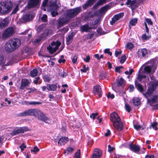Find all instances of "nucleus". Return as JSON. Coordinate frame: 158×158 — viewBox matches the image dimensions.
Instances as JSON below:
<instances>
[{
    "label": "nucleus",
    "instance_id": "obj_1",
    "mask_svg": "<svg viewBox=\"0 0 158 158\" xmlns=\"http://www.w3.org/2000/svg\"><path fill=\"white\" fill-rule=\"evenodd\" d=\"M13 6L12 2L9 1L1 2L0 3V13L6 14L9 13Z\"/></svg>",
    "mask_w": 158,
    "mask_h": 158
},
{
    "label": "nucleus",
    "instance_id": "obj_2",
    "mask_svg": "<svg viewBox=\"0 0 158 158\" xmlns=\"http://www.w3.org/2000/svg\"><path fill=\"white\" fill-rule=\"evenodd\" d=\"M33 116H34L39 120L47 123H50V119L45 116L41 111L38 109H34Z\"/></svg>",
    "mask_w": 158,
    "mask_h": 158
},
{
    "label": "nucleus",
    "instance_id": "obj_3",
    "mask_svg": "<svg viewBox=\"0 0 158 158\" xmlns=\"http://www.w3.org/2000/svg\"><path fill=\"white\" fill-rule=\"evenodd\" d=\"M81 11V9L80 7L68 9L66 11V16L69 20L77 16Z\"/></svg>",
    "mask_w": 158,
    "mask_h": 158
},
{
    "label": "nucleus",
    "instance_id": "obj_4",
    "mask_svg": "<svg viewBox=\"0 0 158 158\" xmlns=\"http://www.w3.org/2000/svg\"><path fill=\"white\" fill-rule=\"evenodd\" d=\"M15 29L14 27H10L6 28L4 32L2 37L6 39L12 36L15 32Z\"/></svg>",
    "mask_w": 158,
    "mask_h": 158
},
{
    "label": "nucleus",
    "instance_id": "obj_5",
    "mask_svg": "<svg viewBox=\"0 0 158 158\" xmlns=\"http://www.w3.org/2000/svg\"><path fill=\"white\" fill-rule=\"evenodd\" d=\"M60 44L61 43L59 42H53L51 43V45H49L47 48L49 52L52 54L56 51Z\"/></svg>",
    "mask_w": 158,
    "mask_h": 158
},
{
    "label": "nucleus",
    "instance_id": "obj_6",
    "mask_svg": "<svg viewBox=\"0 0 158 158\" xmlns=\"http://www.w3.org/2000/svg\"><path fill=\"white\" fill-rule=\"evenodd\" d=\"M52 33L51 30L47 29L45 30L44 32L41 34L40 36L37 39H35L34 41V43L35 44L38 43L42 39H45L49 35H51Z\"/></svg>",
    "mask_w": 158,
    "mask_h": 158
},
{
    "label": "nucleus",
    "instance_id": "obj_7",
    "mask_svg": "<svg viewBox=\"0 0 158 158\" xmlns=\"http://www.w3.org/2000/svg\"><path fill=\"white\" fill-rule=\"evenodd\" d=\"M69 21V19L66 16L65 17L60 16L57 20V28H59L65 24H67Z\"/></svg>",
    "mask_w": 158,
    "mask_h": 158
},
{
    "label": "nucleus",
    "instance_id": "obj_8",
    "mask_svg": "<svg viewBox=\"0 0 158 158\" xmlns=\"http://www.w3.org/2000/svg\"><path fill=\"white\" fill-rule=\"evenodd\" d=\"M10 40L11 42V44L12 45L15 50L18 48L20 46L21 42L20 40L19 39L14 38Z\"/></svg>",
    "mask_w": 158,
    "mask_h": 158
},
{
    "label": "nucleus",
    "instance_id": "obj_9",
    "mask_svg": "<svg viewBox=\"0 0 158 158\" xmlns=\"http://www.w3.org/2000/svg\"><path fill=\"white\" fill-rule=\"evenodd\" d=\"M102 155V151L98 148H96L94 151L93 153L91 156V158H101Z\"/></svg>",
    "mask_w": 158,
    "mask_h": 158
},
{
    "label": "nucleus",
    "instance_id": "obj_10",
    "mask_svg": "<svg viewBox=\"0 0 158 158\" xmlns=\"http://www.w3.org/2000/svg\"><path fill=\"white\" fill-rule=\"evenodd\" d=\"M110 120L113 123L120 121V118L117 114L115 112L111 113L110 115Z\"/></svg>",
    "mask_w": 158,
    "mask_h": 158
},
{
    "label": "nucleus",
    "instance_id": "obj_11",
    "mask_svg": "<svg viewBox=\"0 0 158 158\" xmlns=\"http://www.w3.org/2000/svg\"><path fill=\"white\" fill-rule=\"evenodd\" d=\"M34 109H27L19 114L20 116H33Z\"/></svg>",
    "mask_w": 158,
    "mask_h": 158
},
{
    "label": "nucleus",
    "instance_id": "obj_12",
    "mask_svg": "<svg viewBox=\"0 0 158 158\" xmlns=\"http://www.w3.org/2000/svg\"><path fill=\"white\" fill-rule=\"evenodd\" d=\"M124 15L123 13H121L119 14L115 15L112 19V20L110 22V24L111 25H113L115 24L117 21L120 18L122 17Z\"/></svg>",
    "mask_w": 158,
    "mask_h": 158
},
{
    "label": "nucleus",
    "instance_id": "obj_13",
    "mask_svg": "<svg viewBox=\"0 0 158 158\" xmlns=\"http://www.w3.org/2000/svg\"><path fill=\"white\" fill-rule=\"evenodd\" d=\"M5 48L6 51L8 52H10L15 50L12 45L11 44V42L10 40L6 43Z\"/></svg>",
    "mask_w": 158,
    "mask_h": 158
},
{
    "label": "nucleus",
    "instance_id": "obj_14",
    "mask_svg": "<svg viewBox=\"0 0 158 158\" xmlns=\"http://www.w3.org/2000/svg\"><path fill=\"white\" fill-rule=\"evenodd\" d=\"M93 93L95 94H98L100 97L102 95L101 86L99 85H96L94 87Z\"/></svg>",
    "mask_w": 158,
    "mask_h": 158
},
{
    "label": "nucleus",
    "instance_id": "obj_15",
    "mask_svg": "<svg viewBox=\"0 0 158 158\" xmlns=\"http://www.w3.org/2000/svg\"><path fill=\"white\" fill-rule=\"evenodd\" d=\"M40 2V0H30L28 3V8H30L37 6Z\"/></svg>",
    "mask_w": 158,
    "mask_h": 158
},
{
    "label": "nucleus",
    "instance_id": "obj_16",
    "mask_svg": "<svg viewBox=\"0 0 158 158\" xmlns=\"http://www.w3.org/2000/svg\"><path fill=\"white\" fill-rule=\"evenodd\" d=\"M113 125L115 128L118 131H121L123 129V124L121 121L113 123Z\"/></svg>",
    "mask_w": 158,
    "mask_h": 158
},
{
    "label": "nucleus",
    "instance_id": "obj_17",
    "mask_svg": "<svg viewBox=\"0 0 158 158\" xmlns=\"http://www.w3.org/2000/svg\"><path fill=\"white\" fill-rule=\"evenodd\" d=\"M25 129H23L22 127H20L17 129L14 130L10 134L12 136L16 135L19 133H23L24 131H26Z\"/></svg>",
    "mask_w": 158,
    "mask_h": 158
},
{
    "label": "nucleus",
    "instance_id": "obj_18",
    "mask_svg": "<svg viewBox=\"0 0 158 158\" xmlns=\"http://www.w3.org/2000/svg\"><path fill=\"white\" fill-rule=\"evenodd\" d=\"M60 3L59 0H52L51 6L52 7L53 9L56 10L59 8Z\"/></svg>",
    "mask_w": 158,
    "mask_h": 158
},
{
    "label": "nucleus",
    "instance_id": "obj_19",
    "mask_svg": "<svg viewBox=\"0 0 158 158\" xmlns=\"http://www.w3.org/2000/svg\"><path fill=\"white\" fill-rule=\"evenodd\" d=\"M147 53V51L146 48L139 49L137 54L138 56L140 57H144Z\"/></svg>",
    "mask_w": 158,
    "mask_h": 158
},
{
    "label": "nucleus",
    "instance_id": "obj_20",
    "mask_svg": "<svg viewBox=\"0 0 158 158\" xmlns=\"http://www.w3.org/2000/svg\"><path fill=\"white\" fill-rule=\"evenodd\" d=\"M30 84L29 80L27 79H23L21 82V85L20 89H24L25 87L28 86Z\"/></svg>",
    "mask_w": 158,
    "mask_h": 158
},
{
    "label": "nucleus",
    "instance_id": "obj_21",
    "mask_svg": "<svg viewBox=\"0 0 158 158\" xmlns=\"http://www.w3.org/2000/svg\"><path fill=\"white\" fill-rule=\"evenodd\" d=\"M31 19L30 15L28 13L26 14L25 15L23 16L21 19V22L22 23H24L25 22L29 21Z\"/></svg>",
    "mask_w": 158,
    "mask_h": 158
},
{
    "label": "nucleus",
    "instance_id": "obj_22",
    "mask_svg": "<svg viewBox=\"0 0 158 158\" xmlns=\"http://www.w3.org/2000/svg\"><path fill=\"white\" fill-rule=\"evenodd\" d=\"M130 148L131 150L135 153H138L140 150L139 147L138 145H130Z\"/></svg>",
    "mask_w": 158,
    "mask_h": 158
},
{
    "label": "nucleus",
    "instance_id": "obj_23",
    "mask_svg": "<svg viewBox=\"0 0 158 158\" xmlns=\"http://www.w3.org/2000/svg\"><path fill=\"white\" fill-rule=\"evenodd\" d=\"M110 9V6L108 5L101 8L99 10V13L100 15L104 14L105 13Z\"/></svg>",
    "mask_w": 158,
    "mask_h": 158
},
{
    "label": "nucleus",
    "instance_id": "obj_24",
    "mask_svg": "<svg viewBox=\"0 0 158 158\" xmlns=\"http://www.w3.org/2000/svg\"><path fill=\"white\" fill-rule=\"evenodd\" d=\"M97 0H88L83 5L84 9H86L88 7L93 5Z\"/></svg>",
    "mask_w": 158,
    "mask_h": 158
},
{
    "label": "nucleus",
    "instance_id": "obj_25",
    "mask_svg": "<svg viewBox=\"0 0 158 158\" xmlns=\"http://www.w3.org/2000/svg\"><path fill=\"white\" fill-rule=\"evenodd\" d=\"M9 19L7 18H6L3 19L1 22H0V27L2 28L5 27L8 24Z\"/></svg>",
    "mask_w": 158,
    "mask_h": 158
},
{
    "label": "nucleus",
    "instance_id": "obj_26",
    "mask_svg": "<svg viewBox=\"0 0 158 158\" xmlns=\"http://www.w3.org/2000/svg\"><path fill=\"white\" fill-rule=\"evenodd\" d=\"M69 141V139L67 137H62L59 140L58 144L60 146L64 145L67 142Z\"/></svg>",
    "mask_w": 158,
    "mask_h": 158
},
{
    "label": "nucleus",
    "instance_id": "obj_27",
    "mask_svg": "<svg viewBox=\"0 0 158 158\" xmlns=\"http://www.w3.org/2000/svg\"><path fill=\"white\" fill-rule=\"evenodd\" d=\"M135 1H131V0H127L126 2V5H129V7H131L132 9H134L135 7Z\"/></svg>",
    "mask_w": 158,
    "mask_h": 158
},
{
    "label": "nucleus",
    "instance_id": "obj_28",
    "mask_svg": "<svg viewBox=\"0 0 158 158\" xmlns=\"http://www.w3.org/2000/svg\"><path fill=\"white\" fill-rule=\"evenodd\" d=\"M80 29L82 32H88L92 29V28L89 27L88 25L85 24L81 26L80 27Z\"/></svg>",
    "mask_w": 158,
    "mask_h": 158
},
{
    "label": "nucleus",
    "instance_id": "obj_29",
    "mask_svg": "<svg viewBox=\"0 0 158 158\" xmlns=\"http://www.w3.org/2000/svg\"><path fill=\"white\" fill-rule=\"evenodd\" d=\"M153 67L152 65L145 66L144 68V73L146 74L149 73L152 71Z\"/></svg>",
    "mask_w": 158,
    "mask_h": 158
},
{
    "label": "nucleus",
    "instance_id": "obj_30",
    "mask_svg": "<svg viewBox=\"0 0 158 158\" xmlns=\"http://www.w3.org/2000/svg\"><path fill=\"white\" fill-rule=\"evenodd\" d=\"M132 103L135 106H138L140 104V100L138 98L134 97L132 100Z\"/></svg>",
    "mask_w": 158,
    "mask_h": 158
},
{
    "label": "nucleus",
    "instance_id": "obj_31",
    "mask_svg": "<svg viewBox=\"0 0 158 158\" xmlns=\"http://www.w3.org/2000/svg\"><path fill=\"white\" fill-rule=\"evenodd\" d=\"M47 89L48 90L55 91L57 88V85L55 84H49L48 85Z\"/></svg>",
    "mask_w": 158,
    "mask_h": 158
},
{
    "label": "nucleus",
    "instance_id": "obj_32",
    "mask_svg": "<svg viewBox=\"0 0 158 158\" xmlns=\"http://www.w3.org/2000/svg\"><path fill=\"white\" fill-rule=\"evenodd\" d=\"M74 148L73 147H68L66 148L64 152L65 155H67L69 153H72L74 150Z\"/></svg>",
    "mask_w": 158,
    "mask_h": 158
},
{
    "label": "nucleus",
    "instance_id": "obj_33",
    "mask_svg": "<svg viewBox=\"0 0 158 158\" xmlns=\"http://www.w3.org/2000/svg\"><path fill=\"white\" fill-rule=\"evenodd\" d=\"M125 81L122 78H121L120 79L117 81V85L118 86H121L124 84Z\"/></svg>",
    "mask_w": 158,
    "mask_h": 158
},
{
    "label": "nucleus",
    "instance_id": "obj_34",
    "mask_svg": "<svg viewBox=\"0 0 158 158\" xmlns=\"http://www.w3.org/2000/svg\"><path fill=\"white\" fill-rule=\"evenodd\" d=\"M134 128L137 130H138L140 129L142 130H143L145 129L146 128L145 126L144 125L141 127L137 124H134Z\"/></svg>",
    "mask_w": 158,
    "mask_h": 158
},
{
    "label": "nucleus",
    "instance_id": "obj_35",
    "mask_svg": "<svg viewBox=\"0 0 158 158\" xmlns=\"http://www.w3.org/2000/svg\"><path fill=\"white\" fill-rule=\"evenodd\" d=\"M146 76L145 75H142L139 73L137 77V79L140 81H142L144 80L146 78Z\"/></svg>",
    "mask_w": 158,
    "mask_h": 158
},
{
    "label": "nucleus",
    "instance_id": "obj_36",
    "mask_svg": "<svg viewBox=\"0 0 158 158\" xmlns=\"http://www.w3.org/2000/svg\"><path fill=\"white\" fill-rule=\"evenodd\" d=\"M45 27V25L42 24L38 27L37 29V31L38 33H40L44 29Z\"/></svg>",
    "mask_w": 158,
    "mask_h": 158
},
{
    "label": "nucleus",
    "instance_id": "obj_37",
    "mask_svg": "<svg viewBox=\"0 0 158 158\" xmlns=\"http://www.w3.org/2000/svg\"><path fill=\"white\" fill-rule=\"evenodd\" d=\"M138 19H132L129 22V26H134L137 22Z\"/></svg>",
    "mask_w": 158,
    "mask_h": 158
},
{
    "label": "nucleus",
    "instance_id": "obj_38",
    "mask_svg": "<svg viewBox=\"0 0 158 158\" xmlns=\"http://www.w3.org/2000/svg\"><path fill=\"white\" fill-rule=\"evenodd\" d=\"M38 73V71L36 69H34L30 72V75L32 77L36 76Z\"/></svg>",
    "mask_w": 158,
    "mask_h": 158
},
{
    "label": "nucleus",
    "instance_id": "obj_39",
    "mask_svg": "<svg viewBox=\"0 0 158 158\" xmlns=\"http://www.w3.org/2000/svg\"><path fill=\"white\" fill-rule=\"evenodd\" d=\"M135 86L137 89L140 92H142L143 91V88L142 85L138 83L136 81L135 82Z\"/></svg>",
    "mask_w": 158,
    "mask_h": 158
},
{
    "label": "nucleus",
    "instance_id": "obj_40",
    "mask_svg": "<svg viewBox=\"0 0 158 158\" xmlns=\"http://www.w3.org/2000/svg\"><path fill=\"white\" fill-rule=\"evenodd\" d=\"M48 1V0H44L41 6V9L45 11L46 10L45 7L47 6Z\"/></svg>",
    "mask_w": 158,
    "mask_h": 158
},
{
    "label": "nucleus",
    "instance_id": "obj_41",
    "mask_svg": "<svg viewBox=\"0 0 158 158\" xmlns=\"http://www.w3.org/2000/svg\"><path fill=\"white\" fill-rule=\"evenodd\" d=\"M73 158H81V152L80 149H78L75 153Z\"/></svg>",
    "mask_w": 158,
    "mask_h": 158
},
{
    "label": "nucleus",
    "instance_id": "obj_42",
    "mask_svg": "<svg viewBox=\"0 0 158 158\" xmlns=\"http://www.w3.org/2000/svg\"><path fill=\"white\" fill-rule=\"evenodd\" d=\"M152 89H148L146 94H143L147 98H148V97L147 95L149 96H151L152 94Z\"/></svg>",
    "mask_w": 158,
    "mask_h": 158
},
{
    "label": "nucleus",
    "instance_id": "obj_43",
    "mask_svg": "<svg viewBox=\"0 0 158 158\" xmlns=\"http://www.w3.org/2000/svg\"><path fill=\"white\" fill-rule=\"evenodd\" d=\"M126 47L128 49L131 50L134 47V45L132 43H129L127 44L126 45Z\"/></svg>",
    "mask_w": 158,
    "mask_h": 158
},
{
    "label": "nucleus",
    "instance_id": "obj_44",
    "mask_svg": "<svg viewBox=\"0 0 158 158\" xmlns=\"http://www.w3.org/2000/svg\"><path fill=\"white\" fill-rule=\"evenodd\" d=\"M151 37V36L147 35L145 33L142 35V39L143 40H147Z\"/></svg>",
    "mask_w": 158,
    "mask_h": 158
},
{
    "label": "nucleus",
    "instance_id": "obj_45",
    "mask_svg": "<svg viewBox=\"0 0 158 158\" xmlns=\"http://www.w3.org/2000/svg\"><path fill=\"white\" fill-rule=\"evenodd\" d=\"M27 104H28L30 105H36L41 104V103L40 102H27Z\"/></svg>",
    "mask_w": 158,
    "mask_h": 158
},
{
    "label": "nucleus",
    "instance_id": "obj_46",
    "mask_svg": "<svg viewBox=\"0 0 158 158\" xmlns=\"http://www.w3.org/2000/svg\"><path fill=\"white\" fill-rule=\"evenodd\" d=\"M107 0H99L96 4L97 6H101L105 3Z\"/></svg>",
    "mask_w": 158,
    "mask_h": 158
},
{
    "label": "nucleus",
    "instance_id": "obj_47",
    "mask_svg": "<svg viewBox=\"0 0 158 158\" xmlns=\"http://www.w3.org/2000/svg\"><path fill=\"white\" fill-rule=\"evenodd\" d=\"M73 35L72 34H71L68 35V37L66 38L67 44V45L70 44L69 42L73 39Z\"/></svg>",
    "mask_w": 158,
    "mask_h": 158
},
{
    "label": "nucleus",
    "instance_id": "obj_48",
    "mask_svg": "<svg viewBox=\"0 0 158 158\" xmlns=\"http://www.w3.org/2000/svg\"><path fill=\"white\" fill-rule=\"evenodd\" d=\"M73 64L76 63L77 62V57L76 55H74L71 58Z\"/></svg>",
    "mask_w": 158,
    "mask_h": 158
},
{
    "label": "nucleus",
    "instance_id": "obj_49",
    "mask_svg": "<svg viewBox=\"0 0 158 158\" xmlns=\"http://www.w3.org/2000/svg\"><path fill=\"white\" fill-rule=\"evenodd\" d=\"M39 148L36 146H35L33 149H31V152H34L35 153H36L37 152L39 151Z\"/></svg>",
    "mask_w": 158,
    "mask_h": 158
},
{
    "label": "nucleus",
    "instance_id": "obj_50",
    "mask_svg": "<svg viewBox=\"0 0 158 158\" xmlns=\"http://www.w3.org/2000/svg\"><path fill=\"white\" fill-rule=\"evenodd\" d=\"M2 64L3 66L4 65H8V64H5V60H4L3 58L2 57H0V65Z\"/></svg>",
    "mask_w": 158,
    "mask_h": 158
},
{
    "label": "nucleus",
    "instance_id": "obj_51",
    "mask_svg": "<svg viewBox=\"0 0 158 158\" xmlns=\"http://www.w3.org/2000/svg\"><path fill=\"white\" fill-rule=\"evenodd\" d=\"M41 20L44 22L47 21V16L46 15H44L41 18Z\"/></svg>",
    "mask_w": 158,
    "mask_h": 158
},
{
    "label": "nucleus",
    "instance_id": "obj_52",
    "mask_svg": "<svg viewBox=\"0 0 158 158\" xmlns=\"http://www.w3.org/2000/svg\"><path fill=\"white\" fill-rule=\"evenodd\" d=\"M125 106L126 110L128 112H130L131 110L130 106L128 104H126Z\"/></svg>",
    "mask_w": 158,
    "mask_h": 158
},
{
    "label": "nucleus",
    "instance_id": "obj_53",
    "mask_svg": "<svg viewBox=\"0 0 158 158\" xmlns=\"http://www.w3.org/2000/svg\"><path fill=\"white\" fill-rule=\"evenodd\" d=\"M98 114L97 113H93L90 115V117L91 118H92L93 120H94L95 118L96 117L98 116Z\"/></svg>",
    "mask_w": 158,
    "mask_h": 158
},
{
    "label": "nucleus",
    "instance_id": "obj_54",
    "mask_svg": "<svg viewBox=\"0 0 158 158\" xmlns=\"http://www.w3.org/2000/svg\"><path fill=\"white\" fill-rule=\"evenodd\" d=\"M99 21L100 20L99 19H97L94 21H92V22H90V25H92L94 23V25H96L99 22Z\"/></svg>",
    "mask_w": 158,
    "mask_h": 158
},
{
    "label": "nucleus",
    "instance_id": "obj_55",
    "mask_svg": "<svg viewBox=\"0 0 158 158\" xmlns=\"http://www.w3.org/2000/svg\"><path fill=\"white\" fill-rule=\"evenodd\" d=\"M126 60V56L123 55L122 56L121 58L120 63L121 64L123 63Z\"/></svg>",
    "mask_w": 158,
    "mask_h": 158
},
{
    "label": "nucleus",
    "instance_id": "obj_56",
    "mask_svg": "<svg viewBox=\"0 0 158 158\" xmlns=\"http://www.w3.org/2000/svg\"><path fill=\"white\" fill-rule=\"evenodd\" d=\"M19 148L21 149V151L22 152L25 148H26V146L25 145L24 143H23L22 144L19 146Z\"/></svg>",
    "mask_w": 158,
    "mask_h": 158
},
{
    "label": "nucleus",
    "instance_id": "obj_57",
    "mask_svg": "<svg viewBox=\"0 0 158 158\" xmlns=\"http://www.w3.org/2000/svg\"><path fill=\"white\" fill-rule=\"evenodd\" d=\"M145 21L149 24L151 25L153 24V23L150 19L146 18Z\"/></svg>",
    "mask_w": 158,
    "mask_h": 158
},
{
    "label": "nucleus",
    "instance_id": "obj_58",
    "mask_svg": "<svg viewBox=\"0 0 158 158\" xmlns=\"http://www.w3.org/2000/svg\"><path fill=\"white\" fill-rule=\"evenodd\" d=\"M90 58V56H86L85 58H84L83 59L84 60L85 62L87 63H88L89 62Z\"/></svg>",
    "mask_w": 158,
    "mask_h": 158
},
{
    "label": "nucleus",
    "instance_id": "obj_59",
    "mask_svg": "<svg viewBox=\"0 0 158 158\" xmlns=\"http://www.w3.org/2000/svg\"><path fill=\"white\" fill-rule=\"evenodd\" d=\"M107 96L108 98H110L111 99L114 98V96L113 94H111L110 92H109L108 94L107 95Z\"/></svg>",
    "mask_w": 158,
    "mask_h": 158
},
{
    "label": "nucleus",
    "instance_id": "obj_60",
    "mask_svg": "<svg viewBox=\"0 0 158 158\" xmlns=\"http://www.w3.org/2000/svg\"><path fill=\"white\" fill-rule=\"evenodd\" d=\"M58 12L57 11H52L51 12V15L53 17L56 16L58 15Z\"/></svg>",
    "mask_w": 158,
    "mask_h": 158
},
{
    "label": "nucleus",
    "instance_id": "obj_61",
    "mask_svg": "<svg viewBox=\"0 0 158 158\" xmlns=\"http://www.w3.org/2000/svg\"><path fill=\"white\" fill-rule=\"evenodd\" d=\"M157 99H158V97L157 96H155L152 99L151 101L153 103H154L156 101Z\"/></svg>",
    "mask_w": 158,
    "mask_h": 158
},
{
    "label": "nucleus",
    "instance_id": "obj_62",
    "mask_svg": "<svg viewBox=\"0 0 158 158\" xmlns=\"http://www.w3.org/2000/svg\"><path fill=\"white\" fill-rule=\"evenodd\" d=\"M88 68H86V66L85 65H84L83 67V69H81V71L82 72L85 73L88 69Z\"/></svg>",
    "mask_w": 158,
    "mask_h": 158
},
{
    "label": "nucleus",
    "instance_id": "obj_63",
    "mask_svg": "<svg viewBox=\"0 0 158 158\" xmlns=\"http://www.w3.org/2000/svg\"><path fill=\"white\" fill-rule=\"evenodd\" d=\"M108 151L109 152H112L114 149V148L111 147V146L110 145H108Z\"/></svg>",
    "mask_w": 158,
    "mask_h": 158
},
{
    "label": "nucleus",
    "instance_id": "obj_64",
    "mask_svg": "<svg viewBox=\"0 0 158 158\" xmlns=\"http://www.w3.org/2000/svg\"><path fill=\"white\" fill-rule=\"evenodd\" d=\"M40 78L39 77H36L34 81V83L35 84H37L38 83V81L39 80Z\"/></svg>",
    "mask_w": 158,
    "mask_h": 158
}]
</instances>
